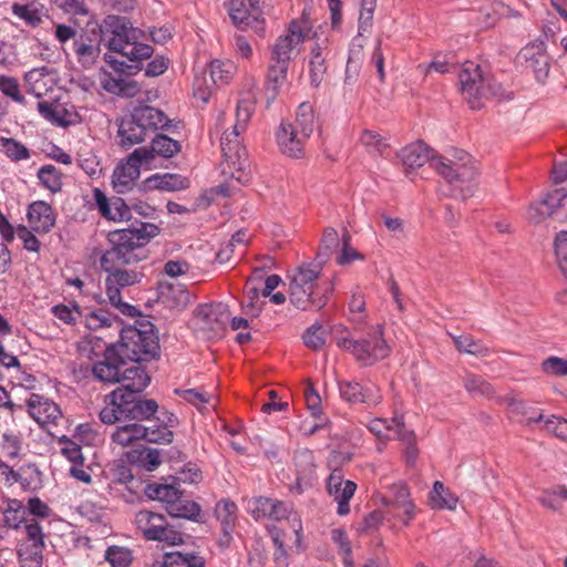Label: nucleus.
Segmentation results:
<instances>
[{
	"mask_svg": "<svg viewBox=\"0 0 567 567\" xmlns=\"http://www.w3.org/2000/svg\"><path fill=\"white\" fill-rule=\"evenodd\" d=\"M141 37L142 31L134 28L127 18L107 16L102 24L79 33L73 41V51L78 63L87 70L97 62L104 42L110 52L104 54L103 60L118 78L102 69V87L111 94L133 97L140 92V86L124 76L141 72L144 61L152 58L154 52L150 44L140 42Z\"/></svg>",
	"mask_w": 567,
	"mask_h": 567,
	"instance_id": "f257e3e1",
	"label": "nucleus"
},
{
	"mask_svg": "<svg viewBox=\"0 0 567 567\" xmlns=\"http://www.w3.org/2000/svg\"><path fill=\"white\" fill-rule=\"evenodd\" d=\"M399 156L406 171L422 167L430 162L431 166L450 185L449 195L463 199L472 196L477 168L468 153L461 151L457 161L453 162L445 157L431 156L430 147L423 142H416L403 147Z\"/></svg>",
	"mask_w": 567,
	"mask_h": 567,
	"instance_id": "f03ea898",
	"label": "nucleus"
},
{
	"mask_svg": "<svg viewBox=\"0 0 567 567\" xmlns=\"http://www.w3.org/2000/svg\"><path fill=\"white\" fill-rule=\"evenodd\" d=\"M124 383L105 396V406L100 412L104 424H115L120 421H148L157 410L158 404L153 399H143L141 393L151 382V377L142 367H134L126 372Z\"/></svg>",
	"mask_w": 567,
	"mask_h": 567,
	"instance_id": "7ed1b4c3",
	"label": "nucleus"
},
{
	"mask_svg": "<svg viewBox=\"0 0 567 567\" xmlns=\"http://www.w3.org/2000/svg\"><path fill=\"white\" fill-rule=\"evenodd\" d=\"M159 234L153 223L134 221L127 228L107 234L110 248L100 257V266L113 269L114 265H132L146 258L143 248Z\"/></svg>",
	"mask_w": 567,
	"mask_h": 567,
	"instance_id": "20e7f679",
	"label": "nucleus"
},
{
	"mask_svg": "<svg viewBox=\"0 0 567 567\" xmlns=\"http://www.w3.org/2000/svg\"><path fill=\"white\" fill-rule=\"evenodd\" d=\"M255 111V103L250 97L238 100L236 106V122L230 132H225L220 140L225 167L223 172L229 174L239 184L246 185L251 179L250 164L246 148L240 145L238 136L244 132Z\"/></svg>",
	"mask_w": 567,
	"mask_h": 567,
	"instance_id": "39448f33",
	"label": "nucleus"
},
{
	"mask_svg": "<svg viewBox=\"0 0 567 567\" xmlns=\"http://www.w3.org/2000/svg\"><path fill=\"white\" fill-rule=\"evenodd\" d=\"M321 262L302 264L291 276L290 302L300 310L322 309L333 291V285L321 277Z\"/></svg>",
	"mask_w": 567,
	"mask_h": 567,
	"instance_id": "423d86ee",
	"label": "nucleus"
},
{
	"mask_svg": "<svg viewBox=\"0 0 567 567\" xmlns=\"http://www.w3.org/2000/svg\"><path fill=\"white\" fill-rule=\"evenodd\" d=\"M172 120L159 109L140 104L134 106L117 124L118 145L125 150L140 144L158 130L168 131Z\"/></svg>",
	"mask_w": 567,
	"mask_h": 567,
	"instance_id": "0eeeda50",
	"label": "nucleus"
},
{
	"mask_svg": "<svg viewBox=\"0 0 567 567\" xmlns=\"http://www.w3.org/2000/svg\"><path fill=\"white\" fill-rule=\"evenodd\" d=\"M138 327L128 326L121 330L120 340L111 344L123 360L132 367H141L159 357L161 347L158 336L154 331V324L148 320L137 321Z\"/></svg>",
	"mask_w": 567,
	"mask_h": 567,
	"instance_id": "6e6552de",
	"label": "nucleus"
},
{
	"mask_svg": "<svg viewBox=\"0 0 567 567\" xmlns=\"http://www.w3.org/2000/svg\"><path fill=\"white\" fill-rule=\"evenodd\" d=\"M458 84L464 100L472 110H481L486 100L495 97L497 100L512 99L505 96L502 85L496 82L480 64L472 61L464 63L457 72Z\"/></svg>",
	"mask_w": 567,
	"mask_h": 567,
	"instance_id": "1a4fd4ad",
	"label": "nucleus"
},
{
	"mask_svg": "<svg viewBox=\"0 0 567 567\" xmlns=\"http://www.w3.org/2000/svg\"><path fill=\"white\" fill-rule=\"evenodd\" d=\"M336 343L339 348L350 352L362 365H372L383 360L390 353V348L383 338L381 326L372 327L364 337L354 339L343 336L337 337Z\"/></svg>",
	"mask_w": 567,
	"mask_h": 567,
	"instance_id": "9d476101",
	"label": "nucleus"
},
{
	"mask_svg": "<svg viewBox=\"0 0 567 567\" xmlns=\"http://www.w3.org/2000/svg\"><path fill=\"white\" fill-rule=\"evenodd\" d=\"M226 6L228 16L238 30L250 29L260 37L265 35V16L270 10L267 0H228Z\"/></svg>",
	"mask_w": 567,
	"mask_h": 567,
	"instance_id": "9b49d317",
	"label": "nucleus"
},
{
	"mask_svg": "<svg viewBox=\"0 0 567 567\" xmlns=\"http://www.w3.org/2000/svg\"><path fill=\"white\" fill-rule=\"evenodd\" d=\"M245 507L256 522L262 519L279 522L282 519H291L292 516V527L297 536H299L302 530L300 519L297 518V514L293 513L292 505L288 503L267 496H254L246 499Z\"/></svg>",
	"mask_w": 567,
	"mask_h": 567,
	"instance_id": "f8f14e48",
	"label": "nucleus"
},
{
	"mask_svg": "<svg viewBox=\"0 0 567 567\" xmlns=\"http://www.w3.org/2000/svg\"><path fill=\"white\" fill-rule=\"evenodd\" d=\"M173 431L165 427H150L140 423H128L117 426L112 433V442L120 446H128L138 441H146L155 444H167L173 441Z\"/></svg>",
	"mask_w": 567,
	"mask_h": 567,
	"instance_id": "ddd939ff",
	"label": "nucleus"
},
{
	"mask_svg": "<svg viewBox=\"0 0 567 567\" xmlns=\"http://www.w3.org/2000/svg\"><path fill=\"white\" fill-rule=\"evenodd\" d=\"M310 29V21L302 13L298 20H292L285 34L280 35L271 50V58L290 63L292 58L298 54V47L305 41L306 32Z\"/></svg>",
	"mask_w": 567,
	"mask_h": 567,
	"instance_id": "4468645a",
	"label": "nucleus"
},
{
	"mask_svg": "<svg viewBox=\"0 0 567 567\" xmlns=\"http://www.w3.org/2000/svg\"><path fill=\"white\" fill-rule=\"evenodd\" d=\"M127 363L111 344L106 347L103 359L92 365V374L95 380L104 384L130 383L126 380V372L134 367H126Z\"/></svg>",
	"mask_w": 567,
	"mask_h": 567,
	"instance_id": "2eb2a0df",
	"label": "nucleus"
},
{
	"mask_svg": "<svg viewBox=\"0 0 567 567\" xmlns=\"http://www.w3.org/2000/svg\"><path fill=\"white\" fill-rule=\"evenodd\" d=\"M125 265H114L113 269L101 266L102 270L107 274L105 278V291L109 300H117L122 289L140 284L144 274L137 269H125Z\"/></svg>",
	"mask_w": 567,
	"mask_h": 567,
	"instance_id": "dca6fc26",
	"label": "nucleus"
},
{
	"mask_svg": "<svg viewBox=\"0 0 567 567\" xmlns=\"http://www.w3.org/2000/svg\"><path fill=\"white\" fill-rule=\"evenodd\" d=\"M181 151L182 145L179 141L166 134L157 133L153 137L150 147L143 146L132 152V159L136 162L144 159L148 165L156 156L168 159L177 155Z\"/></svg>",
	"mask_w": 567,
	"mask_h": 567,
	"instance_id": "f3484780",
	"label": "nucleus"
},
{
	"mask_svg": "<svg viewBox=\"0 0 567 567\" xmlns=\"http://www.w3.org/2000/svg\"><path fill=\"white\" fill-rule=\"evenodd\" d=\"M328 494L338 503L337 513L340 516L349 514V502L357 491V484L352 481H344L340 468H334L326 482Z\"/></svg>",
	"mask_w": 567,
	"mask_h": 567,
	"instance_id": "a211bd4d",
	"label": "nucleus"
},
{
	"mask_svg": "<svg viewBox=\"0 0 567 567\" xmlns=\"http://www.w3.org/2000/svg\"><path fill=\"white\" fill-rule=\"evenodd\" d=\"M518 56L525 61V68L533 72L535 80L540 84H545L550 70L545 43L543 41L532 43L525 47Z\"/></svg>",
	"mask_w": 567,
	"mask_h": 567,
	"instance_id": "6ab92c4d",
	"label": "nucleus"
},
{
	"mask_svg": "<svg viewBox=\"0 0 567 567\" xmlns=\"http://www.w3.org/2000/svg\"><path fill=\"white\" fill-rule=\"evenodd\" d=\"M93 197L100 215L113 221H128L132 218L131 208L121 197L107 198L100 188L93 189Z\"/></svg>",
	"mask_w": 567,
	"mask_h": 567,
	"instance_id": "aec40b11",
	"label": "nucleus"
},
{
	"mask_svg": "<svg viewBox=\"0 0 567 567\" xmlns=\"http://www.w3.org/2000/svg\"><path fill=\"white\" fill-rule=\"evenodd\" d=\"M567 204V192L564 188H556L546 194L544 198L533 203L528 209L530 221L538 224L550 217L557 208Z\"/></svg>",
	"mask_w": 567,
	"mask_h": 567,
	"instance_id": "412c9836",
	"label": "nucleus"
},
{
	"mask_svg": "<svg viewBox=\"0 0 567 567\" xmlns=\"http://www.w3.org/2000/svg\"><path fill=\"white\" fill-rule=\"evenodd\" d=\"M276 136L284 154L295 158L303 155V145L309 137H301V131L295 127L291 122L282 121Z\"/></svg>",
	"mask_w": 567,
	"mask_h": 567,
	"instance_id": "4be33fe9",
	"label": "nucleus"
},
{
	"mask_svg": "<svg viewBox=\"0 0 567 567\" xmlns=\"http://www.w3.org/2000/svg\"><path fill=\"white\" fill-rule=\"evenodd\" d=\"M276 136L284 154L295 158L303 155V145L309 137H301V131L295 127L291 122L282 121Z\"/></svg>",
	"mask_w": 567,
	"mask_h": 567,
	"instance_id": "5701e85b",
	"label": "nucleus"
},
{
	"mask_svg": "<svg viewBox=\"0 0 567 567\" xmlns=\"http://www.w3.org/2000/svg\"><path fill=\"white\" fill-rule=\"evenodd\" d=\"M338 388L340 396L348 403H368L377 404L380 401L377 388L371 385H362L357 381H339Z\"/></svg>",
	"mask_w": 567,
	"mask_h": 567,
	"instance_id": "b1692460",
	"label": "nucleus"
},
{
	"mask_svg": "<svg viewBox=\"0 0 567 567\" xmlns=\"http://www.w3.org/2000/svg\"><path fill=\"white\" fill-rule=\"evenodd\" d=\"M27 410L40 424L55 423L61 416V411L53 401L34 393L27 400Z\"/></svg>",
	"mask_w": 567,
	"mask_h": 567,
	"instance_id": "393cba45",
	"label": "nucleus"
},
{
	"mask_svg": "<svg viewBox=\"0 0 567 567\" xmlns=\"http://www.w3.org/2000/svg\"><path fill=\"white\" fill-rule=\"evenodd\" d=\"M28 223L34 233L47 234L55 224V216L51 205L43 200H37L28 207Z\"/></svg>",
	"mask_w": 567,
	"mask_h": 567,
	"instance_id": "a878e982",
	"label": "nucleus"
},
{
	"mask_svg": "<svg viewBox=\"0 0 567 567\" xmlns=\"http://www.w3.org/2000/svg\"><path fill=\"white\" fill-rule=\"evenodd\" d=\"M142 165L147 164L144 159L133 161L131 153L126 164L116 166L112 175V184L116 193L124 194L132 188L134 182L140 176V167Z\"/></svg>",
	"mask_w": 567,
	"mask_h": 567,
	"instance_id": "bb28decb",
	"label": "nucleus"
},
{
	"mask_svg": "<svg viewBox=\"0 0 567 567\" xmlns=\"http://www.w3.org/2000/svg\"><path fill=\"white\" fill-rule=\"evenodd\" d=\"M391 492L393 495L391 511L406 526L413 519L415 512V506L410 499V491L404 484H393Z\"/></svg>",
	"mask_w": 567,
	"mask_h": 567,
	"instance_id": "cd10ccee",
	"label": "nucleus"
},
{
	"mask_svg": "<svg viewBox=\"0 0 567 567\" xmlns=\"http://www.w3.org/2000/svg\"><path fill=\"white\" fill-rule=\"evenodd\" d=\"M158 300L169 309L185 308L189 301V295L185 286L161 281L157 287Z\"/></svg>",
	"mask_w": 567,
	"mask_h": 567,
	"instance_id": "c85d7f7f",
	"label": "nucleus"
},
{
	"mask_svg": "<svg viewBox=\"0 0 567 567\" xmlns=\"http://www.w3.org/2000/svg\"><path fill=\"white\" fill-rule=\"evenodd\" d=\"M189 186L188 178L179 175V174H172V173H165V174H153L152 176L147 177L143 182V189L144 190H153V189H159V190H166V192H176L186 189Z\"/></svg>",
	"mask_w": 567,
	"mask_h": 567,
	"instance_id": "c756f323",
	"label": "nucleus"
},
{
	"mask_svg": "<svg viewBox=\"0 0 567 567\" xmlns=\"http://www.w3.org/2000/svg\"><path fill=\"white\" fill-rule=\"evenodd\" d=\"M195 317L205 328L214 331L224 329L229 320V313L223 305H199L195 310Z\"/></svg>",
	"mask_w": 567,
	"mask_h": 567,
	"instance_id": "7c9ffc66",
	"label": "nucleus"
},
{
	"mask_svg": "<svg viewBox=\"0 0 567 567\" xmlns=\"http://www.w3.org/2000/svg\"><path fill=\"white\" fill-rule=\"evenodd\" d=\"M289 64L270 56L266 85L268 104L276 99L279 89L286 82Z\"/></svg>",
	"mask_w": 567,
	"mask_h": 567,
	"instance_id": "2f4dec72",
	"label": "nucleus"
},
{
	"mask_svg": "<svg viewBox=\"0 0 567 567\" xmlns=\"http://www.w3.org/2000/svg\"><path fill=\"white\" fill-rule=\"evenodd\" d=\"M238 506L235 502L223 498L215 506V515L220 523L221 532L225 536L231 537L237 522Z\"/></svg>",
	"mask_w": 567,
	"mask_h": 567,
	"instance_id": "473e14b6",
	"label": "nucleus"
},
{
	"mask_svg": "<svg viewBox=\"0 0 567 567\" xmlns=\"http://www.w3.org/2000/svg\"><path fill=\"white\" fill-rule=\"evenodd\" d=\"M164 519L165 516L147 509L140 511L135 515L136 527L147 540L158 538L157 533Z\"/></svg>",
	"mask_w": 567,
	"mask_h": 567,
	"instance_id": "72a5a7b5",
	"label": "nucleus"
},
{
	"mask_svg": "<svg viewBox=\"0 0 567 567\" xmlns=\"http://www.w3.org/2000/svg\"><path fill=\"white\" fill-rule=\"evenodd\" d=\"M429 499L432 508L437 509H455L458 498L440 481L434 482L433 487L429 494Z\"/></svg>",
	"mask_w": 567,
	"mask_h": 567,
	"instance_id": "f704fd0d",
	"label": "nucleus"
},
{
	"mask_svg": "<svg viewBox=\"0 0 567 567\" xmlns=\"http://www.w3.org/2000/svg\"><path fill=\"white\" fill-rule=\"evenodd\" d=\"M164 557L169 567H206L205 559L195 551L172 550Z\"/></svg>",
	"mask_w": 567,
	"mask_h": 567,
	"instance_id": "c9c22d12",
	"label": "nucleus"
},
{
	"mask_svg": "<svg viewBox=\"0 0 567 567\" xmlns=\"http://www.w3.org/2000/svg\"><path fill=\"white\" fill-rule=\"evenodd\" d=\"M147 497L166 504V508L181 498L182 493L175 486L168 484H148L145 489Z\"/></svg>",
	"mask_w": 567,
	"mask_h": 567,
	"instance_id": "e433bc0d",
	"label": "nucleus"
},
{
	"mask_svg": "<svg viewBox=\"0 0 567 567\" xmlns=\"http://www.w3.org/2000/svg\"><path fill=\"white\" fill-rule=\"evenodd\" d=\"M39 184L55 194L62 189V173L51 164L42 165L37 173Z\"/></svg>",
	"mask_w": 567,
	"mask_h": 567,
	"instance_id": "4c0bfd02",
	"label": "nucleus"
},
{
	"mask_svg": "<svg viewBox=\"0 0 567 567\" xmlns=\"http://www.w3.org/2000/svg\"><path fill=\"white\" fill-rule=\"evenodd\" d=\"M291 124L301 131V137H310L315 128V114L312 105L308 102H302L298 106L296 112V120Z\"/></svg>",
	"mask_w": 567,
	"mask_h": 567,
	"instance_id": "58836bf2",
	"label": "nucleus"
},
{
	"mask_svg": "<svg viewBox=\"0 0 567 567\" xmlns=\"http://www.w3.org/2000/svg\"><path fill=\"white\" fill-rule=\"evenodd\" d=\"M236 71V66L230 60L215 59L209 64V75L214 84L224 85L229 82Z\"/></svg>",
	"mask_w": 567,
	"mask_h": 567,
	"instance_id": "ea45409f",
	"label": "nucleus"
},
{
	"mask_svg": "<svg viewBox=\"0 0 567 567\" xmlns=\"http://www.w3.org/2000/svg\"><path fill=\"white\" fill-rule=\"evenodd\" d=\"M200 506L194 501L178 498L175 504L167 507V513L175 518L197 520L200 515Z\"/></svg>",
	"mask_w": 567,
	"mask_h": 567,
	"instance_id": "a19ab883",
	"label": "nucleus"
},
{
	"mask_svg": "<svg viewBox=\"0 0 567 567\" xmlns=\"http://www.w3.org/2000/svg\"><path fill=\"white\" fill-rule=\"evenodd\" d=\"M360 142L369 153L380 156H385L390 146L384 137L372 130H364L360 136Z\"/></svg>",
	"mask_w": 567,
	"mask_h": 567,
	"instance_id": "79ce46f5",
	"label": "nucleus"
},
{
	"mask_svg": "<svg viewBox=\"0 0 567 567\" xmlns=\"http://www.w3.org/2000/svg\"><path fill=\"white\" fill-rule=\"evenodd\" d=\"M567 501V486L557 485L551 488L544 489L538 496V502L553 511L561 508V502Z\"/></svg>",
	"mask_w": 567,
	"mask_h": 567,
	"instance_id": "37998d69",
	"label": "nucleus"
},
{
	"mask_svg": "<svg viewBox=\"0 0 567 567\" xmlns=\"http://www.w3.org/2000/svg\"><path fill=\"white\" fill-rule=\"evenodd\" d=\"M37 107L40 115L52 124L66 127L71 123L64 118L63 114L65 113V110L60 105L48 101H41L38 103Z\"/></svg>",
	"mask_w": 567,
	"mask_h": 567,
	"instance_id": "c03bdc74",
	"label": "nucleus"
},
{
	"mask_svg": "<svg viewBox=\"0 0 567 567\" xmlns=\"http://www.w3.org/2000/svg\"><path fill=\"white\" fill-rule=\"evenodd\" d=\"M0 146L12 162L25 161L31 157L29 148L14 138L1 136Z\"/></svg>",
	"mask_w": 567,
	"mask_h": 567,
	"instance_id": "a18cd8bd",
	"label": "nucleus"
},
{
	"mask_svg": "<svg viewBox=\"0 0 567 567\" xmlns=\"http://www.w3.org/2000/svg\"><path fill=\"white\" fill-rule=\"evenodd\" d=\"M464 386L472 396L491 398L494 394L493 386L481 375L467 373L464 378Z\"/></svg>",
	"mask_w": 567,
	"mask_h": 567,
	"instance_id": "49530a36",
	"label": "nucleus"
},
{
	"mask_svg": "<svg viewBox=\"0 0 567 567\" xmlns=\"http://www.w3.org/2000/svg\"><path fill=\"white\" fill-rule=\"evenodd\" d=\"M509 406H511L512 413L522 416V420H519L522 423L530 425V424L540 423L544 421V415L540 412H538L537 409L528 405L524 401L513 400L511 402Z\"/></svg>",
	"mask_w": 567,
	"mask_h": 567,
	"instance_id": "de8ad7c7",
	"label": "nucleus"
},
{
	"mask_svg": "<svg viewBox=\"0 0 567 567\" xmlns=\"http://www.w3.org/2000/svg\"><path fill=\"white\" fill-rule=\"evenodd\" d=\"M12 13L23 20L25 23L35 27L41 23L42 14L41 11L34 3H18L14 2L11 6Z\"/></svg>",
	"mask_w": 567,
	"mask_h": 567,
	"instance_id": "09e8293b",
	"label": "nucleus"
},
{
	"mask_svg": "<svg viewBox=\"0 0 567 567\" xmlns=\"http://www.w3.org/2000/svg\"><path fill=\"white\" fill-rule=\"evenodd\" d=\"M43 548L22 544L18 549V557L21 567H42Z\"/></svg>",
	"mask_w": 567,
	"mask_h": 567,
	"instance_id": "8fccbe9b",
	"label": "nucleus"
},
{
	"mask_svg": "<svg viewBox=\"0 0 567 567\" xmlns=\"http://www.w3.org/2000/svg\"><path fill=\"white\" fill-rule=\"evenodd\" d=\"M454 344L458 351L474 354V355H486L488 349L481 343L478 340L473 339L468 334L454 337Z\"/></svg>",
	"mask_w": 567,
	"mask_h": 567,
	"instance_id": "3c124183",
	"label": "nucleus"
},
{
	"mask_svg": "<svg viewBox=\"0 0 567 567\" xmlns=\"http://www.w3.org/2000/svg\"><path fill=\"white\" fill-rule=\"evenodd\" d=\"M305 344L312 349L319 350L326 343V331L321 323L315 322L302 336Z\"/></svg>",
	"mask_w": 567,
	"mask_h": 567,
	"instance_id": "603ef678",
	"label": "nucleus"
},
{
	"mask_svg": "<svg viewBox=\"0 0 567 567\" xmlns=\"http://www.w3.org/2000/svg\"><path fill=\"white\" fill-rule=\"evenodd\" d=\"M0 92L19 104H24L25 99L20 92V85L16 78L0 75Z\"/></svg>",
	"mask_w": 567,
	"mask_h": 567,
	"instance_id": "864d4df0",
	"label": "nucleus"
},
{
	"mask_svg": "<svg viewBox=\"0 0 567 567\" xmlns=\"http://www.w3.org/2000/svg\"><path fill=\"white\" fill-rule=\"evenodd\" d=\"M105 560L112 567H128L132 561L131 551L124 547L111 546L105 550Z\"/></svg>",
	"mask_w": 567,
	"mask_h": 567,
	"instance_id": "5fc2aeb1",
	"label": "nucleus"
},
{
	"mask_svg": "<svg viewBox=\"0 0 567 567\" xmlns=\"http://www.w3.org/2000/svg\"><path fill=\"white\" fill-rule=\"evenodd\" d=\"M377 6V0H361V10L359 14L358 29L359 33L367 32L372 27L373 14Z\"/></svg>",
	"mask_w": 567,
	"mask_h": 567,
	"instance_id": "6e6d98bb",
	"label": "nucleus"
},
{
	"mask_svg": "<svg viewBox=\"0 0 567 567\" xmlns=\"http://www.w3.org/2000/svg\"><path fill=\"white\" fill-rule=\"evenodd\" d=\"M0 446L1 452L6 457L10 460H16L19 457L21 452V441L19 435L12 432L3 433Z\"/></svg>",
	"mask_w": 567,
	"mask_h": 567,
	"instance_id": "4d7b16f0",
	"label": "nucleus"
},
{
	"mask_svg": "<svg viewBox=\"0 0 567 567\" xmlns=\"http://www.w3.org/2000/svg\"><path fill=\"white\" fill-rule=\"evenodd\" d=\"M51 311L55 318L66 324H75L78 320L76 315H80V308L76 303H73L72 307L63 303L55 305Z\"/></svg>",
	"mask_w": 567,
	"mask_h": 567,
	"instance_id": "13d9d810",
	"label": "nucleus"
},
{
	"mask_svg": "<svg viewBox=\"0 0 567 567\" xmlns=\"http://www.w3.org/2000/svg\"><path fill=\"white\" fill-rule=\"evenodd\" d=\"M542 369L547 374L565 377L567 375V360L560 357L550 355L543 361Z\"/></svg>",
	"mask_w": 567,
	"mask_h": 567,
	"instance_id": "bf43d9fd",
	"label": "nucleus"
},
{
	"mask_svg": "<svg viewBox=\"0 0 567 567\" xmlns=\"http://www.w3.org/2000/svg\"><path fill=\"white\" fill-rule=\"evenodd\" d=\"M116 317L103 309L93 310L86 316V324L90 329L111 327Z\"/></svg>",
	"mask_w": 567,
	"mask_h": 567,
	"instance_id": "052dcab7",
	"label": "nucleus"
},
{
	"mask_svg": "<svg viewBox=\"0 0 567 567\" xmlns=\"http://www.w3.org/2000/svg\"><path fill=\"white\" fill-rule=\"evenodd\" d=\"M78 165L91 178L99 177L102 171L97 156L92 153L79 155Z\"/></svg>",
	"mask_w": 567,
	"mask_h": 567,
	"instance_id": "680f3d73",
	"label": "nucleus"
},
{
	"mask_svg": "<svg viewBox=\"0 0 567 567\" xmlns=\"http://www.w3.org/2000/svg\"><path fill=\"white\" fill-rule=\"evenodd\" d=\"M327 58L309 59L310 84L318 87L327 73Z\"/></svg>",
	"mask_w": 567,
	"mask_h": 567,
	"instance_id": "e2e57ef3",
	"label": "nucleus"
},
{
	"mask_svg": "<svg viewBox=\"0 0 567 567\" xmlns=\"http://www.w3.org/2000/svg\"><path fill=\"white\" fill-rule=\"evenodd\" d=\"M555 252L561 272L567 279V231H560L555 239Z\"/></svg>",
	"mask_w": 567,
	"mask_h": 567,
	"instance_id": "0e129e2a",
	"label": "nucleus"
},
{
	"mask_svg": "<svg viewBox=\"0 0 567 567\" xmlns=\"http://www.w3.org/2000/svg\"><path fill=\"white\" fill-rule=\"evenodd\" d=\"M363 259H364V256L351 247L349 235H343L342 248L337 258V262L341 266H344V265L351 264L354 260H363Z\"/></svg>",
	"mask_w": 567,
	"mask_h": 567,
	"instance_id": "69168bd1",
	"label": "nucleus"
},
{
	"mask_svg": "<svg viewBox=\"0 0 567 567\" xmlns=\"http://www.w3.org/2000/svg\"><path fill=\"white\" fill-rule=\"evenodd\" d=\"M157 535L158 538H153L152 540L163 542L171 546H176L183 543V535L169 526L166 522V518L162 523Z\"/></svg>",
	"mask_w": 567,
	"mask_h": 567,
	"instance_id": "338daca9",
	"label": "nucleus"
},
{
	"mask_svg": "<svg viewBox=\"0 0 567 567\" xmlns=\"http://www.w3.org/2000/svg\"><path fill=\"white\" fill-rule=\"evenodd\" d=\"M544 422V427L546 431L553 433L557 437L564 440L567 439V420L551 415Z\"/></svg>",
	"mask_w": 567,
	"mask_h": 567,
	"instance_id": "774afa93",
	"label": "nucleus"
}]
</instances>
